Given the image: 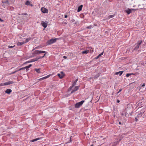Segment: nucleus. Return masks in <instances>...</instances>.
Wrapping results in <instances>:
<instances>
[{"instance_id":"obj_1","label":"nucleus","mask_w":146,"mask_h":146,"mask_svg":"<svg viewBox=\"0 0 146 146\" xmlns=\"http://www.w3.org/2000/svg\"><path fill=\"white\" fill-rule=\"evenodd\" d=\"M84 102V100H82L80 102L76 103L74 105L75 107L76 108H80Z\"/></svg>"},{"instance_id":"obj_2","label":"nucleus","mask_w":146,"mask_h":146,"mask_svg":"<svg viewBox=\"0 0 146 146\" xmlns=\"http://www.w3.org/2000/svg\"><path fill=\"white\" fill-rule=\"evenodd\" d=\"M57 38H52L48 40L47 41V45H50L51 44H53L54 43L56 42Z\"/></svg>"},{"instance_id":"obj_3","label":"nucleus","mask_w":146,"mask_h":146,"mask_svg":"<svg viewBox=\"0 0 146 146\" xmlns=\"http://www.w3.org/2000/svg\"><path fill=\"white\" fill-rule=\"evenodd\" d=\"M45 56V54H44L43 56H37L36 57V58H35L34 59H33V61H35L38 60H39L40 59L42 58H44V56Z\"/></svg>"},{"instance_id":"obj_4","label":"nucleus","mask_w":146,"mask_h":146,"mask_svg":"<svg viewBox=\"0 0 146 146\" xmlns=\"http://www.w3.org/2000/svg\"><path fill=\"white\" fill-rule=\"evenodd\" d=\"M136 10V9H130L129 8H128L125 10V12L128 15L132 11H135Z\"/></svg>"},{"instance_id":"obj_5","label":"nucleus","mask_w":146,"mask_h":146,"mask_svg":"<svg viewBox=\"0 0 146 146\" xmlns=\"http://www.w3.org/2000/svg\"><path fill=\"white\" fill-rule=\"evenodd\" d=\"M14 82L13 81H9L7 82H5L3 83V85L1 84V85L2 86H6L10 84H13L14 83Z\"/></svg>"},{"instance_id":"obj_6","label":"nucleus","mask_w":146,"mask_h":146,"mask_svg":"<svg viewBox=\"0 0 146 146\" xmlns=\"http://www.w3.org/2000/svg\"><path fill=\"white\" fill-rule=\"evenodd\" d=\"M11 0H3L2 3L5 4L6 6H8L10 5L9 2Z\"/></svg>"},{"instance_id":"obj_7","label":"nucleus","mask_w":146,"mask_h":146,"mask_svg":"<svg viewBox=\"0 0 146 146\" xmlns=\"http://www.w3.org/2000/svg\"><path fill=\"white\" fill-rule=\"evenodd\" d=\"M58 76L60 78H62L64 76V74L63 72L62 71L60 72V74H57Z\"/></svg>"},{"instance_id":"obj_8","label":"nucleus","mask_w":146,"mask_h":146,"mask_svg":"<svg viewBox=\"0 0 146 146\" xmlns=\"http://www.w3.org/2000/svg\"><path fill=\"white\" fill-rule=\"evenodd\" d=\"M41 10L42 12L43 13H47L48 12V10L44 7H42L41 9Z\"/></svg>"},{"instance_id":"obj_9","label":"nucleus","mask_w":146,"mask_h":146,"mask_svg":"<svg viewBox=\"0 0 146 146\" xmlns=\"http://www.w3.org/2000/svg\"><path fill=\"white\" fill-rule=\"evenodd\" d=\"M42 25L44 28H45L47 27V24L43 21H42L41 22Z\"/></svg>"},{"instance_id":"obj_10","label":"nucleus","mask_w":146,"mask_h":146,"mask_svg":"<svg viewBox=\"0 0 146 146\" xmlns=\"http://www.w3.org/2000/svg\"><path fill=\"white\" fill-rule=\"evenodd\" d=\"M123 72V71H119L115 73V75L119 74V76H121Z\"/></svg>"},{"instance_id":"obj_11","label":"nucleus","mask_w":146,"mask_h":146,"mask_svg":"<svg viewBox=\"0 0 146 146\" xmlns=\"http://www.w3.org/2000/svg\"><path fill=\"white\" fill-rule=\"evenodd\" d=\"M12 92V90L9 89H7L5 91V92L7 94H10Z\"/></svg>"},{"instance_id":"obj_12","label":"nucleus","mask_w":146,"mask_h":146,"mask_svg":"<svg viewBox=\"0 0 146 146\" xmlns=\"http://www.w3.org/2000/svg\"><path fill=\"white\" fill-rule=\"evenodd\" d=\"M83 7V5H80L78 8V10H77V11L78 12H79L81 11L82 10V8Z\"/></svg>"},{"instance_id":"obj_13","label":"nucleus","mask_w":146,"mask_h":146,"mask_svg":"<svg viewBox=\"0 0 146 146\" xmlns=\"http://www.w3.org/2000/svg\"><path fill=\"white\" fill-rule=\"evenodd\" d=\"M25 4L27 5H31V6H33V5L31 4L30 2L29 1H27L25 3Z\"/></svg>"},{"instance_id":"obj_14","label":"nucleus","mask_w":146,"mask_h":146,"mask_svg":"<svg viewBox=\"0 0 146 146\" xmlns=\"http://www.w3.org/2000/svg\"><path fill=\"white\" fill-rule=\"evenodd\" d=\"M17 46H21V45L24 44V42H18L17 43Z\"/></svg>"},{"instance_id":"obj_15","label":"nucleus","mask_w":146,"mask_h":146,"mask_svg":"<svg viewBox=\"0 0 146 146\" xmlns=\"http://www.w3.org/2000/svg\"><path fill=\"white\" fill-rule=\"evenodd\" d=\"M104 52H102L101 54H99L98 56H97V57H96L94 58L96 59H98L99 57L101 56L103 54Z\"/></svg>"},{"instance_id":"obj_16","label":"nucleus","mask_w":146,"mask_h":146,"mask_svg":"<svg viewBox=\"0 0 146 146\" xmlns=\"http://www.w3.org/2000/svg\"><path fill=\"white\" fill-rule=\"evenodd\" d=\"M38 52L39 53V54L40 53H47L46 51H44L38 50Z\"/></svg>"},{"instance_id":"obj_17","label":"nucleus","mask_w":146,"mask_h":146,"mask_svg":"<svg viewBox=\"0 0 146 146\" xmlns=\"http://www.w3.org/2000/svg\"><path fill=\"white\" fill-rule=\"evenodd\" d=\"M31 38H27L25 40V42H24V43H26L28 42H29V41H30L31 40Z\"/></svg>"},{"instance_id":"obj_18","label":"nucleus","mask_w":146,"mask_h":146,"mask_svg":"<svg viewBox=\"0 0 146 146\" xmlns=\"http://www.w3.org/2000/svg\"><path fill=\"white\" fill-rule=\"evenodd\" d=\"M142 40L138 41L136 44H137L138 45H139V46H140V45L141 44V43H142Z\"/></svg>"},{"instance_id":"obj_19","label":"nucleus","mask_w":146,"mask_h":146,"mask_svg":"<svg viewBox=\"0 0 146 146\" xmlns=\"http://www.w3.org/2000/svg\"><path fill=\"white\" fill-rule=\"evenodd\" d=\"M89 52V51L88 50H86L85 51H83L82 52V54H87Z\"/></svg>"},{"instance_id":"obj_20","label":"nucleus","mask_w":146,"mask_h":146,"mask_svg":"<svg viewBox=\"0 0 146 146\" xmlns=\"http://www.w3.org/2000/svg\"><path fill=\"white\" fill-rule=\"evenodd\" d=\"M136 45L135 46L134 50H137L139 47V46L137 44H136Z\"/></svg>"},{"instance_id":"obj_21","label":"nucleus","mask_w":146,"mask_h":146,"mask_svg":"<svg viewBox=\"0 0 146 146\" xmlns=\"http://www.w3.org/2000/svg\"><path fill=\"white\" fill-rule=\"evenodd\" d=\"M39 139H40V138H36V139H33L31 140V141L32 142H34L36 141H37L38 140H39Z\"/></svg>"},{"instance_id":"obj_22","label":"nucleus","mask_w":146,"mask_h":146,"mask_svg":"<svg viewBox=\"0 0 146 146\" xmlns=\"http://www.w3.org/2000/svg\"><path fill=\"white\" fill-rule=\"evenodd\" d=\"M115 15L114 14H113V15H110L108 16V18L109 19L113 18V17H114Z\"/></svg>"},{"instance_id":"obj_23","label":"nucleus","mask_w":146,"mask_h":146,"mask_svg":"<svg viewBox=\"0 0 146 146\" xmlns=\"http://www.w3.org/2000/svg\"><path fill=\"white\" fill-rule=\"evenodd\" d=\"M79 86H76L73 90L75 91H76L78 89Z\"/></svg>"},{"instance_id":"obj_24","label":"nucleus","mask_w":146,"mask_h":146,"mask_svg":"<svg viewBox=\"0 0 146 146\" xmlns=\"http://www.w3.org/2000/svg\"><path fill=\"white\" fill-rule=\"evenodd\" d=\"M40 69H37L35 68V70L36 71V72H37L38 73H40Z\"/></svg>"},{"instance_id":"obj_25","label":"nucleus","mask_w":146,"mask_h":146,"mask_svg":"<svg viewBox=\"0 0 146 146\" xmlns=\"http://www.w3.org/2000/svg\"><path fill=\"white\" fill-rule=\"evenodd\" d=\"M38 50H35L33 52V54H39V53H38Z\"/></svg>"},{"instance_id":"obj_26","label":"nucleus","mask_w":146,"mask_h":146,"mask_svg":"<svg viewBox=\"0 0 146 146\" xmlns=\"http://www.w3.org/2000/svg\"><path fill=\"white\" fill-rule=\"evenodd\" d=\"M94 27V26L92 25H90L89 26L87 27L86 28L88 29H90L92 28H93Z\"/></svg>"},{"instance_id":"obj_27","label":"nucleus","mask_w":146,"mask_h":146,"mask_svg":"<svg viewBox=\"0 0 146 146\" xmlns=\"http://www.w3.org/2000/svg\"><path fill=\"white\" fill-rule=\"evenodd\" d=\"M99 76V74H97L94 77V79H96L97 78H98Z\"/></svg>"},{"instance_id":"obj_28","label":"nucleus","mask_w":146,"mask_h":146,"mask_svg":"<svg viewBox=\"0 0 146 146\" xmlns=\"http://www.w3.org/2000/svg\"><path fill=\"white\" fill-rule=\"evenodd\" d=\"M18 72V70H15V71H14V72H12L10 73V75H11V74H14L15 73Z\"/></svg>"},{"instance_id":"obj_29","label":"nucleus","mask_w":146,"mask_h":146,"mask_svg":"<svg viewBox=\"0 0 146 146\" xmlns=\"http://www.w3.org/2000/svg\"><path fill=\"white\" fill-rule=\"evenodd\" d=\"M25 69H26L27 71L28 70H29V67L28 66H25Z\"/></svg>"},{"instance_id":"obj_30","label":"nucleus","mask_w":146,"mask_h":146,"mask_svg":"<svg viewBox=\"0 0 146 146\" xmlns=\"http://www.w3.org/2000/svg\"><path fill=\"white\" fill-rule=\"evenodd\" d=\"M76 81H74L72 84V87H73L76 84Z\"/></svg>"},{"instance_id":"obj_31","label":"nucleus","mask_w":146,"mask_h":146,"mask_svg":"<svg viewBox=\"0 0 146 146\" xmlns=\"http://www.w3.org/2000/svg\"><path fill=\"white\" fill-rule=\"evenodd\" d=\"M34 62V61H33V59H32L30 61H27V62H26L24 64H26V63H30V62Z\"/></svg>"},{"instance_id":"obj_32","label":"nucleus","mask_w":146,"mask_h":146,"mask_svg":"<svg viewBox=\"0 0 146 146\" xmlns=\"http://www.w3.org/2000/svg\"><path fill=\"white\" fill-rule=\"evenodd\" d=\"M25 67H24L20 69H19L18 70L19 71H20V70H25Z\"/></svg>"},{"instance_id":"obj_33","label":"nucleus","mask_w":146,"mask_h":146,"mask_svg":"<svg viewBox=\"0 0 146 146\" xmlns=\"http://www.w3.org/2000/svg\"><path fill=\"white\" fill-rule=\"evenodd\" d=\"M46 78V77L45 76L44 77H43L42 78H40L39 79V80H44V79Z\"/></svg>"},{"instance_id":"obj_34","label":"nucleus","mask_w":146,"mask_h":146,"mask_svg":"<svg viewBox=\"0 0 146 146\" xmlns=\"http://www.w3.org/2000/svg\"><path fill=\"white\" fill-rule=\"evenodd\" d=\"M15 46V45H14L13 46H8V47L9 48H12L14 47Z\"/></svg>"},{"instance_id":"obj_35","label":"nucleus","mask_w":146,"mask_h":146,"mask_svg":"<svg viewBox=\"0 0 146 146\" xmlns=\"http://www.w3.org/2000/svg\"><path fill=\"white\" fill-rule=\"evenodd\" d=\"M130 75H131V74H130V73H128L126 74V76L127 77H128Z\"/></svg>"},{"instance_id":"obj_36","label":"nucleus","mask_w":146,"mask_h":146,"mask_svg":"<svg viewBox=\"0 0 146 146\" xmlns=\"http://www.w3.org/2000/svg\"><path fill=\"white\" fill-rule=\"evenodd\" d=\"M122 90V89H120L119 90V91L117 92V94H118L119 92H121V90Z\"/></svg>"},{"instance_id":"obj_37","label":"nucleus","mask_w":146,"mask_h":146,"mask_svg":"<svg viewBox=\"0 0 146 146\" xmlns=\"http://www.w3.org/2000/svg\"><path fill=\"white\" fill-rule=\"evenodd\" d=\"M143 114V113H142V112H140L138 114L139 115H141V116L142 115V114Z\"/></svg>"},{"instance_id":"obj_38","label":"nucleus","mask_w":146,"mask_h":146,"mask_svg":"<svg viewBox=\"0 0 146 146\" xmlns=\"http://www.w3.org/2000/svg\"><path fill=\"white\" fill-rule=\"evenodd\" d=\"M137 117H135V121L137 122V121H138V119H137Z\"/></svg>"},{"instance_id":"obj_39","label":"nucleus","mask_w":146,"mask_h":146,"mask_svg":"<svg viewBox=\"0 0 146 146\" xmlns=\"http://www.w3.org/2000/svg\"><path fill=\"white\" fill-rule=\"evenodd\" d=\"M0 21L3 22V20L2 19L0 18Z\"/></svg>"},{"instance_id":"obj_40","label":"nucleus","mask_w":146,"mask_h":146,"mask_svg":"<svg viewBox=\"0 0 146 146\" xmlns=\"http://www.w3.org/2000/svg\"><path fill=\"white\" fill-rule=\"evenodd\" d=\"M50 76V75H48L47 76H46V78H48Z\"/></svg>"},{"instance_id":"obj_41","label":"nucleus","mask_w":146,"mask_h":146,"mask_svg":"<svg viewBox=\"0 0 146 146\" xmlns=\"http://www.w3.org/2000/svg\"><path fill=\"white\" fill-rule=\"evenodd\" d=\"M75 92V91L73 90L71 92V94H72L73 93V92Z\"/></svg>"},{"instance_id":"obj_42","label":"nucleus","mask_w":146,"mask_h":146,"mask_svg":"<svg viewBox=\"0 0 146 146\" xmlns=\"http://www.w3.org/2000/svg\"><path fill=\"white\" fill-rule=\"evenodd\" d=\"M32 66V64H29V66H29V67L30 68V67H31V66Z\"/></svg>"},{"instance_id":"obj_43","label":"nucleus","mask_w":146,"mask_h":146,"mask_svg":"<svg viewBox=\"0 0 146 146\" xmlns=\"http://www.w3.org/2000/svg\"><path fill=\"white\" fill-rule=\"evenodd\" d=\"M139 117H140V115H139V114H138L137 115L136 117H137V118H139Z\"/></svg>"},{"instance_id":"obj_44","label":"nucleus","mask_w":146,"mask_h":146,"mask_svg":"<svg viewBox=\"0 0 146 146\" xmlns=\"http://www.w3.org/2000/svg\"><path fill=\"white\" fill-rule=\"evenodd\" d=\"M63 58L64 59H66L67 58V57L66 56H63Z\"/></svg>"},{"instance_id":"obj_45","label":"nucleus","mask_w":146,"mask_h":146,"mask_svg":"<svg viewBox=\"0 0 146 146\" xmlns=\"http://www.w3.org/2000/svg\"><path fill=\"white\" fill-rule=\"evenodd\" d=\"M67 15H64V17L65 18H67Z\"/></svg>"},{"instance_id":"obj_46","label":"nucleus","mask_w":146,"mask_h":146,"mask_svg":"<svg viewBox=\"0 0 146 146\" xmlns=\"http://www.w3.org/2000/svg\"><path fill=\"white\" fill-rule=\"evenodd\" d=\"M145 86V84L144 83L142 85V87H144V86Z\"/></svg>"},{"instance_id":"obj_47","label":"nucleus","mask_w":146,"mask_h":146,"mask_svg":"<svg viewBox=\"0 0 146 146\" xmlns=\"http://www.w3.org/2000/svg\"><path fill=\"white\" fill-rule=\"evenodd\" d=\"M117 103H119L120 102V101L119 100H117Z\"/></svg>"},{"instance_id":"obj_48","label":"nucleus","mask_w":146,"mask_h":146,"mask_svg":"<svg viewBox=\"0 0 146 146\" xmlns=\"http://www.w3.org/2000/svg\"><path fill=\"white\" fill-rule=\"evenodd\" d=\"M130 74H131V75H135V74H133V73H130Z\"/></svg>"},{"instance_id":"obj_49","label":"nucleus","mask_w":146,"mask_h":146,"mask_svg":"<svg viewBox=\"0 0 146 146\" xmlns=\"http://www.w3.org/2000/svg\"><path fill=\"white\" fill-rule=\"evenodd\" d=\"M78 80V78H77V79H76V80L75 81H76V82H77V81Z\"/></svg>"},{"instance_id":"obj_50","label":"nucleus","mask_w":146,"mask_h":146,"mask_svg":"<svg viewBox=\"0 0 146 146\" xmlns=\"http://www.w3.org/2000/svg\"><path fill=\"white\" fill-rule=\"evenodd\" d=\"M146 64V62L145 63V64H144V63H143V64H141L142 65H144L145 64Z\"/></svg>"},{"instance_id":"obj_51","label":"nucleus","mask_w":146,"mask_h":146,"mask_svg":"<svg viewBox=\"0 0 146 146\" xmlns=\"http://www.w3.org/2000/svg\"><path fill=\"white\" fill-rule=\"evenodd\" d=\"M73 87H72V86L70 87V89H71Z\"/></svg>"},{"instance_id":"obj_52","label":"nucleus","mask_w":146,"mask_h":146,"mask_svg":"<svg viewBox=\"0 0 146 146\" xmlns=\"http://www.w3.org/2000/svg\"><path fill=\"white\" fill-rule=\"evenodd\" d=\"M24 14L25 15H27V13H24Z\"/></svg>"},{"instance_id":"obj_53","label":"nucleus","mask_w":146,"mask_h":146,"mask_svg":"<svg viewBox=\"0 0 146 146\" xmlns=\"http://www.w3.org/2000/svg\"><path fill=\"white\" fill-rule=\"evenodd\" d=\"M119 124H121V122H119Z\"/></svg>"},{"instance_id":"obj_54","label":"nucleus","mask_w":146,"mask_h":146,"mask_svg":"<svg viewBox=\"0 0 146 146\" xmlns=\"http://www.w3.org/2000/svg\"><path fill=\"white\" fill-rule=\"evenodd\" d=\"M90 146H93V144H92Z\"/></svg>"},{"instance_id":"obj_55","label":"nucleus","mask_w":146,"mask_h":146,"mask_svg":"<svg viewBox=\"0 0 146 146\" xmlns=\"http://www.w3.org/2000/svg\"><path fill=\"white\" fill-rule=\"evenodd\" d=\"M121 115H123V113H122Z\"/></svg>"}]
</instances>
